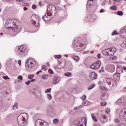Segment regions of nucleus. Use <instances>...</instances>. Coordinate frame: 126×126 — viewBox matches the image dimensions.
I'll list each match as a JSON object with an SVG mask.
<instances>
[{"label":"nucleus","instance_id":"obj_61","mask_svg":"<svg viewBox=\"0 0 126 126\" xmlns=\"http://www.w3.org/2000/svg\"><path fill=\"white\" fill-rule=\"evenodd\" d=\"M100 89H101V90H103V87H100Z\"/></svg>","mask_w":126,"mask_h":126},{"label":"nucleus","instance_id":"obj_32","mask_svg":"<svg viewBox=\"0 0 126 126\" xmlns=\"http://www.w3.org/2000/svg\"><path fill=\"white\" fill-rule=\"evenodd\" d=\"M31 23H32V24H33V25H34V26H37L38 25L36 24V22L35 21H34L33 20H32L31 21Z\"/></svg>","mask_w":126,"mask_h":126},{"label":"nucleus","instance_id":"obj_7","mask_svg":"<svg viewBox=\"0 0 126 126\" xmlns=\"http://www.w3.org/2000/svg\"><path fill=\"white\" fill-rule=\"evenodd\" d=\"M101 66V61H98L93 63L91 65V67L92 69H98Z\"/></svg>","mask_w":126,"mask_h":126},{"label":"nucleus","instance_id":"obj_30","mask_svg":"<svg viewBox=\"0 0 126 126\" xmlns=\"http://www.w3.org/2000/svg\"><path fill=\"white\" fill-rule=\"evenodd\" d=\"M29 79H32L34 77V74L29 75L28 76Z\"/></svg>","mask_w":126,"mask_h":126},{"label":"nucleus","instance_id":"obj_44","mask_svg":"<svg viewBox=\"0 0 126 126\" xmlns=\"http://www.w3.org/2000/svg\"><path fill=\"white\" fill-rule=\"evenodd\" d=\"M36 5L33 4V5H32V8L33 9H36Z\"/></svg>","mask_w":126,"mask_h":126},{"label":"nucleus","instance_id":"obj_20","mask_svg":"<svg viewBox=\"0 0 126 126\" xmlns=\"http://www.w3.org/2000/svg\"><path fill=\"white\" fill-rule=\"evenodd\" d=\"M65 76H67V77H70L71 76V73L70 72H66L64 73Z\"/></svg>","mask_w":126,"mask_h":126},{"label":"nucleus","instance_id":"obj_14","mask_svg":"<svg viewBox=\"0 0 126 126\" xmlns=\"http://www.w3.org/2000/svg\"><path fill=\"white\" fill-rule=\"evenodd\" d=\"M91 117H92L93 120L94 121V122H98V120L97 119V118H96L95 114L92 113L91 114Z\"/></svg>","mask_w":126,"mask_h":126},{"label":"nucleus","instance_id":"obj_50","mask_svg":"<svg viewBox=\"0 0 126 126\" xmlns=\"http://www.w3.org/2000/svg\"><path fill=\"white\" fill-rule=\"evenodd\" d=\"M23 5H24V6H27L28 5H29V4L28 3H23Z\"/></svg>","mask_w":126,"mask_h":126},{"label":"nucleus","instance_id":"obj_8","mask_svg":"<svg viewBox=\"0 0 126 126\" xmlns=\"http://www.w3.org/2000/svg\"><path fill=\"white\" fill-rule=\"evenodd\" d=\"M25 65L26 68H28V69H30L31 68L33 67V62H32L31 59L26 60Z\"/></svg>","mask_w":126,"mask_h":126},{"label":"nucleus","instance_id":"obj_13","mask_svg":"<svg viewBox=\"0 0 126 126\" xmlns=\"http://www.w3.org/2000/svg\"><path fill=\"white\" fill-rule=\"evenodd\" d=\"M106 82H107L108 84H112L114 82V79L111 78H106Z\"/></svg>","mask_w":126,"mask_h":126},{"label":"nucleus","instance_id":"obj_28","mask_svg":"<svg viewBox=\"0 0 126 126\" xmlns=\"http://www.w3.org/2000/svg\"><path fill=\"white\" fill-rule=\"evenodd\" d=\"M47 97L48 100H52V95L50 94H47Z\"/></svg>","mask_w":126,"mask_h":126},{"label":"nucleus","instance_id":"obj_24","mask_svg":"<svg viewBox=\"0 0 126 126\" xmlns=\"http://www.w3.org/2000/svg\"><path fill=\"white\" fill-rule=\"evenodd\" d=\"M121 33H126V27L122 29Z\"/></svg>","mask_w":126,"mask_h":126},{"label":"nucleus","instance_id":"obj_10","mask_svg":"<svg viewBox=\"0 0 126 126\" xmlns=\"http://www.w3.org/2000/svg\"><path fill=\"white\" fill-rule=\"evenodd\" d=\"M123 71V67L121 65L117 66V72L118 74H121Z\"/></svg>","mask_w":126,"mask_h":126},{"label":"nucleus","instance_id":"obj_17","mask_svg":"<svg viewBox=\"0 0 126 126\" xmlns=\"http://www.w3.org/2000/svg\"><path fill=\"white\" fill-rule=\"evenodd\" d=\"M72 59L74 60L76 62H77V61H79V57L78 56H73Z\"/></svg>","mask_w":126,"mask_h":126},{"label":"nucleus","instance_id":"obj_53","mask_svg":"<svg viewBox=\"0 0 126 126\" xmlns=\"http://www.w3.org/2000/svg\"><path fill=\"white\" fill-rule=\"evenodd\" d=\"M24 0H16V1H18L19 2H22Z\"/></svg>","mask_w":126,"mask_h":126},{"label":"nucleus","instance_id":"obj_58","mask_svg":"<svg viewBox=\"0 0 126 126\" xmlns=\"http://www.w3.org/2000/svg\"><path fill=\"white\" fill-rule=\"evenodd\" d=\"M53 9H54V10H56V6H53Z\"/></svg>","mask_w":126,"mask_h":126},{"label":"nucleus","instance_id":"obj_64","mask_svg":"<svg viewBox=\"0 0 126 126\" xmlns=\"http://www.w3.org/2000/svg\"><path fill=\"white\" fill-rule=\"evenodd\" d=\"M1 68V64L0 63V69Z\"/></svg>","mask_w":126,"mask_h":126},{"label":"nucleus","instance_id":"obj_42","mask_svg":"<svg viewBox=\"0 0 126 126\" xmlns=\"http://www.w3.org/2000/svg\"><path fill=\"white\" fill-rule=\"evenodd\" d=\"M30 83H31V82L30 81H28V82H25V84L27 85H29V84H30Z\"/></svg>","mask_w":126,"mask_h":126},{"label":"nucleus","instance_id":"obj_48","mask_svg":"<svg viewBox=\"0 0 126 126\" xmlns=\"http://www.w3.org/2000/svg\"><path fill=\"white\" fill-rule=\"evenodd\" d=\"M102 118L103 119H104V120H107V116H106V115H103L102 116Z\"/></svg>","mask_w":126,"mask_h":126},{"label":"nucleus","instance_id":"obj_19","mask_svg":"<svg viewBox=\"0 0 126 126\" xmlns=\"http://www.w3.org/2000/svg\"><path fill=\"white\" fill-rule=\"evenodd\" d=\"M95 86H96V85H95V84L92 85L91 86H90L88 88V90H91V89H93V88H94V87H95Z\"/></svg>","mask_w":126,"mask_h":126},{"label":"nucleus","instance_id":"obj_57","mask_svg":"<svg viewBox=\"0 0 126 126\" xmlns=\"http://www.w3.org/2000/svg\"><path fill=\"white\" fill-rule=\"evenodd\" d=\"M83 105H85V106H86V102H83Z\"/></svg>","mask_w":126,"mask_h":126},{"label":"nucleus","instance_id":"obj_27","mask_svg":"<svg viewBox=\"0 0 126 126\" xmlns=\"http://www.w3.org/2000/svg\"><path fill=\"white\" fill-rule=\"evenodd\" d=\"M111 9L116 10L117 8V6L114 5L110 7Z\"/></svg>","mask_w":126,"mask_h":126},{"label":"nucleus","instance_id":"obj_16","mask_svg":"<svg viewBox=\"0 0 126 126\" xmlns=\"http://www.w3.org/2000/svg\"><path fill=\"white\" fill-rule=\"evenodd\" d=\"M92 3H93V0H88L87 3V6H88V5H91Z\"/></svg>","mask_w":126,"mask_h":126},{"label":"nucleus","instance_id":"obj_56","mask_svg":"<svg viewBox=\"0 0 126 126\" xmlns=\"http://www.w3.org/2000/svg\"><path fill=\"white\" fill-rule=\"evenodd\" d=\"M104 12V9H101L100 10V13Z\"/></svg>","mask_w":126,"mask_h":126},{"label":"nucleus","instance_id":"obj_60","mask_svg":"<svg viewBox=\"0 0 126 126\" xmlns=\"http://www.w3.org/2000/svg\"><path fill=\"white\" fill-rule=\"evenodd\" d=\"M123 69H124L125 70H126V67L124 66L123 67Z\"/></svg>","mask_w":126,"mask_h":126},{"label":"nucleus","instance_id":"obj_45","mask_svg":"<svg viewBox=\"0 0 126 126\" xmlns=\"http://www.w3.org/2000/svg\"><path fill=\"white\" fill-rule=\"evenodd\" d=\"M114 122H115L116 123H120V120L118 119H115Z\"/></svg>","mask_w":126,"mask_h":126},{"label":"nucleus","instance_id":"obj_39","mask_svg":"<svg viewBox=\"0 0 126 126\" xmlns=\"http://www.w3.org/2000/svg\"><path fill=\"white\" fill-rule=\"evenodd\" d=\"M119 33H118V32L117 31H115L112 33V35H118Z\"/></svg>","mask_w":126,"mask_h":126},{"label":"nucleus","instance_id":"obj_1","mask_svg":"<svg viewBox=\"0 0 126 126\" xmlns=\"http://www.w3.org/2000/svg\"><path fill=\"white\" fill-rule=\"evenodd\" d=\"M51 9V7L47 8V14H45L42 16V19H43L44 21L51 20V16H52V14H53V9Z\"/></svg>","mask_w":126,"mask_h":126},{"label":"nucleus","instance_id":"obj_26","mask_svg":"<svg viewBox=\"0 0 126 126\" xmlns=\"http://www.w3.org/2000/svg\"><path fill=\"white\" fill-rule=\"evenodd\" d=\"M121 47H123V48L126 47V41L123 42V43L121 44Z\"/></svg>","mask_w":126,"mask_h":126},{"label":"nucleus","instance_id":"obj_31","mask_svg":"<svg viewBox=\"0 0 126 126\" xmlns=\"http://www.w3.org/2000/svg\"><path fill=\"white\" fill-rule=\"evenodd\" d=\"M119 76H120V74H118V73L113 75V77L114 78H117V77H119Z\"/></svg>","mask_w":126,"mask_h":126},{"label":"nucleus","instance_id":"obj_2","mask_svg":"<svg viewBox=\"0 0 126 126\" xmlns=\"http://www.w3.org/2000/svg\"><path fill=\"white\" fill-rule=\"evenodd\" d=\"M28 118V115L26 113L21 114L18 117V124L19 126H22L24 124V121Z\"/></svg>","mask_w":126,"mask_h":126},{"label":"nucleus","instance_id":"obj_25","mask_svg":"<svg viewBox=\"0 0 126 126\" xmlns=\"http://www.w3.org/2000/svg\"><path fill=\"white\" fill-rule=\"evenodd\" d=\"M19 22V21H18V20H14L13 21V23L14 24H15V25H16V26H17V25H18Z\"/></svg>","mask_w":126,"mask_h":126},{"label":"nucleus","instance_id":"obj_6","mask_svg":"<svg viewBox=\"0 0 126 126\" xmlns=\"http://www.w3.org/2000/svg\"><path fill=\"white\" fill-rule=\"evenodd\" d=\"M35 126H49V123L46 122H45L44 120H42L41 119H38L35 121Z\"/></svg>","mask_w":126,"mask_h":126},{"label":"nucleus","instance_id":"obj_4","mask_svg":"<svg viewBox=\"0 0 126 126\" xmlns=\"http://www.w3.org/2000/svg\"><path fill=\"white\" fill-rule=\"evenodd\" d=\"M26 54V47L24 46H21L17 51L18 56L24 57Z\"/></svg>","mask_w":126,"mask_h":126},{"label":"nucleus","instance_id":"obj_15","mask_svg":"<svg viewBox=\"0 0 126 126\" xmlns=\"http://www.w3.org/2000/svg\"><path fill=\"white\" fill-rule=\"evenodd\" d=\"M18 106V103L17 102H15L14 105L13 106V110H16V109H18V107H17Z\"/></svg>","mask_w":126,"mask_h":126},{"label":"nucleus","instance_id":"obj_36","mask_svg":"<svg viewBox=\"0 0 126 126\" xmlns=\"http://www.w3.org/2000/svg\"><path fill=\"white\" fill-rule=\"evenodd\" d=\"M42 78H43V79H47V78H48V76L44 74L42 76Z\"/></svg>","mask_w":126,"mask_h":126},{"label":"nucleus","instance_id":"obj_18","mask_svg":"<svg viewBox=\"0 0 126 126\" xmlns=\"http://www.w3.org/2000/svg\"><path fill=\"white\" fill-rule=\"evenodd\" d=\"M122 103V99L121 98L118 99V100L116 102V105H121Z\"/></svg>","mask_w":126,"mask_h":126},{"label":"nucleus","instance_id":"obj_47","mask_svg":"<svg viewBox=\"0 0 126 126\" xmlns=\"http://www.w3.org/2000/svg\"><path fill=\"white\" fill-rule=\"evenodd\" d=\"M97 59H101V54H98L97 57Z\"/></svg>","mask_w":126,"mask_h":126},{"label":"nucleus","instance_id":"obj_29","mask_svg":"<svg viewBox=\"0 0 126 126\" xmlns=\"http://www.w3.org/2000/svg\"><path fill=\"white\" fill-rule=\"evenodd\" d=\"M52 91V89L50 88V89H47V90H46L45 91V93H49L50 92H51V91Z\"/></svg>","mask_w":126,"mask_h":126},{"label":"nucleus","instance_id":"obj_40","mask_svg":"<svg viewBox=\"0 0 126 126\" xmlns=\"http://www.w3.org/2000/svg\"><path fill=\"white\" fill-rule=\"evenodd\" d=\"M86 95L85 94H84L82 96V100H86Z\"/></svg>","mask_w":126,"mask_h":126},{"label":"nucleus","instance_id":"obj_38","mask_svg":"<svg viewBox=\"0 0 126 126\" xmlns=\"http://www.w3.org/2000/svg\"><path fill=\"white\" fill-rule=\"evenodd\" d=\"M48 72L49 73H50L51 74H54V71H53V70H52L51 69H49Z\"/></svg>","mask_w":126,"mask_h":126},{"label":"nucleus","instance_id":"obj_21","mask_svg":"<svg viewBox=\"0 0 126 126\" xmlns=\"http://www.w3.org/2000/svg\"><path fill=\"white\" fill-rule=\"evenodd\" d=\"M117 59V57L116 56H112L109 58V60H111V61H116Z\"/></svg>","mask_w":126,"mask_h":126},{"label":"nucleus","instance_id":"obj_46","mask_svg":"<svg viewBox=\"0 0 126 126\" xmlns=\"http://www.w3.org/2000/svg\"><path fill=\"white\" fill-rule=\"evenodd\" d=\"M38 4H39V5H40V6H42V5H43V2L42 1H39Z\"/></svg>","mask_w":126,"mask_h":126},{"label":"nucleus","instance_id":"obj_11","mask_svg":"<svg viewBox=\"0 0 126 126\" xmlns=\"http://www.w3.org/2000/svg\"><path fill=\"white\" fill-rule=\"evenodd\" d=\"M61 80V78L60 77L55 76L54 77L53 80V82L54 84H57Z\"/></svg>","mask_w":126,"mask_h":126},{"label":"nucleus","instance_id":"obj_63","mask_svg":"<svg viewBox=\"0 0 126 126\" xmlns=\"http://www.w3.org/2000/svg\"><path fill=\"white\" fill-rule=\"evenodd\" d=\"M39 73H39V71H38V72H36V74H37V75L39 74Z\"/></svg>","mask_w":126,"mask_h":126},{"label":"nucleus","instance_id":"obj_33","mask_svg":"<svg viewBox=\"0 0 126 126\" xmlns=\"http://www.w3.org/2000/svg\"><path fill=\"white\" fill-rule=\"evenodd\" d=\"M42 69H44L45 70H48V68L47 67V66L43 65L42 66Z\"/></svg>","mask_w":126,"mask_h":126},{"label":"nucleus","instance_id":"obj_62","mask_svg":"<svg viewBox=\"0 0 126 126\" xmlns=\"http://www.w3.org/2000/svg\"><path fill=\"white\" fill-rule=\"evenodd\" d=\"M0 35H1L2 36V35H3V33H2V32L0 33Z\"/></svg>","mask_w":126,"mask_h":126},{"label":"nucleus","instance_id":"obj_55","mask_svg":"<svg viewBox=\"0 0 126 126\" xmlns=\"http://www.w3.org/2000/svg\"><path fill=\"white\" fill-rule=\"evenodd\" d=\"M24 10L25 11L28 10V8L26 7H24Z\"/></svg>","mask_w":126,"mask_h":126},{"label":"nucleus","instance_id":"obj_59","mask_svg":"<svg viewBox=\"0 0 126 126\" xmlns=\"http://www.w3.org/2000/svg\"><path fill=\"white\" fill-rule=\"evenodd\" d=\"M91 54H94V51H91Z\"/></svg>","mask_w":126,"mask_h":126},{"label":"nucleus","instance_id":"obj_34","mask_svg":"<svg viewBox=\"0 0 126 126\" xmlns=\"http://www.w3.org/2000/svg\"><path fill=\"white\" fill-rule=\"evenodd\" d=\"M62 58V55H55V59H61Z\"/></svg>","mask_w":126,"mask_h":126},{"label":"nucleus","instance_id":"obj_12","mask_svg":"<svg viewBox=\"0 0 126 126\" xmlns=\"http://www.w3.org/2000/svg\"><path fill=\"white\" fill-rule=\"evenodd\" d=\"M79 123L82 124V126H83V124L86 125L87 124V120H86V118L85 117H83L81 120V121H79Z\"/></svg>","mask_w":126,"mask_h":126},{"label":"nucleus","instance_id":"obj_41","mask_svg":"<svg viewBox=\"0 0 126 126\" xmlns=\"http://www.w3.org/2000/svg\"><path fill=\"white\" fill-rule=\"evenodd\" d=\"M18 79H19L20 80H22V79H23V77H22V76L21 75L18 76Z\"/></svg>","mask_w":126,"mask_h":126},{"label":"nucleus","instance_id":"obj_9","mask_svg":"<svg viewBox=\"0 0 126 126\" xmlns=\"http://www.w3.org/2000/svg\"><path fill=\"white\" fill-rule=\"evenodd\" d=\"M97 77H97V74L94 72H92L90 74V78L92 80H95V79H97Z\"/></svg>","mask_w":126,"mask_h":126},{"label":"nucleus","instance_id":"obj_43","mask_svg":"<svg viewBox=\"0 0 126 126\" xmlns=\"http://www.w3.org/2000/svg\"><path fill=\"white\" fill-rule=\"evenodd\" d=\"M80 108V107L78 106V107H76L74 108V110L77 111L78 110H79V108Z\"/></svg>","mask_w":126,"mask_h":126},{"label":"nucleus","instance_id":"obj_5","mask_svg":"<svg viewBox=\"0 0 126 126\" xmlns=\"http://www.w3.org/2000/svg\"><path fill=\"white\" fill-rule=\"evenodd\" d=\"M119 118L122 121H126V108L123 109L120 111Z\"/></svg>","mask_w":126,"mask_h":126},{"label":"nucleus","instance_id":"obj_35","mask_svg":"<svg viewBox=\"0 0 126 126\" xmlns=\"http://www.w3.org/2000/svg\"><path fill=\"white\" fill-rule=\"evenodd\" d=\"M118 15L122 16V15H124V13L122 11H119L118 12Z\"/></svg>","mask_w":126,"mask_h":126},{"label":"nucleus","instance_id":"obj_52","mask_svg":"<svg viewBox=\"0 0 126 126\" xmlns=\"http://www.w3.org/2000/svg\"><path fill=\"white\" fill-rule=\"evenodd\" d=\"M18 63L19 65H21V60H19L18 61Z\"/></svg>","mask_w":126,"mask_h":126},{"label":"nucleus","instance_id":"obj_3","mask_svg":"<svg viewBox=\"0 0 126 126\" xmlns=\"http://www.w3.org/2000/svg\"><path fill=\"white\" fill-rule=\"evenodd\" d=\"M116 53V50L115 48H108L102 51V54L104 56H114Z\"/></svg>","mask_w":126,"mask_h":126},{"label":"nucleus","instance_id":"obj_49","mask_svg":"<svg viewBox=\"0 0 126 126\" xmlns=\"http://www.w3.org/2000/svg\"><path fill=\"white\" fill-rule=\"evenodd\" d=\"M8 76H3V79H5V80H6V79H9V78H8Z\"/></svg>","mask_w":126,"mask_h":126},{"label":"nucleus","instance_id":"obj_23","mask_svg":"<svg viewBox=\"0 0 126 126\" xmlns=\"http://www.w3.org/2000/svg\"><path fill=\"white\" fill-rule=\"evenodd\" d=\"M100 99H101V100H105L107 99V96L103 95L100 97Z\"/></svg>","mask_w":126,"mask_h":126},{"label":"nucleus","instance_id":"obj_37","mask_svg":"<svg viewBox=\"0 0 126 126\" xmlns=\"http://www.w3.org/2000/svg\"><path fill=\"white\" fill-rule=\"evenodd\" d=\"M100 104L101 105V106H106V105H107V102H102L100 103Z\"/></svg>","mask_w":126,"mask_h":126},{"label":"nucleus","instance_id":"obj_51","mask_svg":"<svg viewBox=\"0 0 126 126\" xmlns=\"http://www.w3.org/2000/svg\"><path fill=\"white\" fill-rule=\"evenodd\" d=\"M106 113H110V108H107L106 110Z\"/></svg>","mask_w":126,"mask_h":126},{"label":"nucleus","instance_id":"obj_22","mask_svg":"<svg viewBox=\"0 0 126 126\" xmlns=\"http://www.w3.org/2000/svg\"><path fill=\"white\" fill-rule=\"evenodd\" d=\"M53 123L55 125L58 124V123H59V119L55 118V119L53 120Z\"/></svg>","mask_w":126,"mask_h":126},{"label":"nucleus","instance_id":"obj_54","mask_svg":"<svg viewBox=\"0 0 126 126\" xmlns=\"http://www.w3.org/2000/svg\"><path fill=\"white\" fill-rule=\"evenodd\" d=\"M36 79H32V80H31V82H34V81H35Z\"/></svg>","mask_w":126,"mask_h":126}]
</instances>
